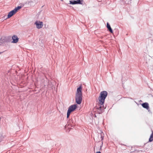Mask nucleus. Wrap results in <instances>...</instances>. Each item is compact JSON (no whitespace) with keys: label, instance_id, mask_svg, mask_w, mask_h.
I'll use <instances>...</instances> for the list:
<instances>
[{"label":"nucleus","instance_id":"7","mask_svg":"<svg viewBox=\"0 0 153 153\" xmlns=\"http://www.w3.org/2000/svg\"><path fill=\"white\" fill-rule=\"evenodd\" d=\"M76 100L77 103L79 104H81L82 100V96H76Z\"/></svg>","mask_w":153,"mask_h":153},{"label":"nucleus","instance_id":"6","mask_svg":"<svg viewBox=\"0 0 153 153\" xmlns=\"http://www.w3.org/2000/svg\"><path fill=\"white\" fill-rule=\"evenodd\" d=\"M82 87L81 86H80L79 87L77 88L76 93V96H82Z\"/></svg>","mask_w":153,"mask_h":153},{"label":"nucleus","instance_id":"10","mask_svg":"<svg viewBox=\"0 0 153 153\" xmlns=\"http://www.w3.org/2000/svg\"><path fill=\"white\" fill-rule=\"evenodd\" d=\"M107 27L110 32L111 33H113V31L110 25L108 23H107Z\"/></svg>","mask_w":153,"mask_h":153},{"label":"nucleus","instance_id":"4","mask_svg":"<svg viewBox=\"0 0 153 153\" xmlns=\"http://www.w3.org/2000/svg\"><path fill=\"white\" fill-rule=\"evenodd\" d=\"M83 0H77V1H69V4H83Z\"/></svg>","mask_w":153,"mask_h":153},{"label":"nucleus","instance_id":"9","mask_svg":"<svg viewBox=\"0 0 153 153\" xmlns=\"http://www.w3.org/2000/svg\"><path fill=\"white\" fill-rule=\"evenodd\" d=\"M142 105L143 107L144 108L148 110L149 109V104L147 102H145L142 104Z\"/></svg>","mask_w":153,"mask_h":153},{"label":"nucleus","instance_id":"14","mask_svg":"<svg viewBox=\"0 0 153 153\" xmlns=\"http://www.w3.org/2000/svg\"><path fill=\"white\" fill-rule=\"evenodd\" d=\"M101 138H102V139H103V138L102 137H101Z\"/></svg>","mask_w":153,"mask_h":153},{"label":"nucleus","instance_id":"5","mask_svg":"<svg viewBox=\"0 0 153 153\" xmlns=\"http://www.w3.org/2000/svg\"><path fill=\"white\" fill-rule=\"evenodd\" d=\"M35 24L38 29L41 28L43 26V22H42L36 21L35 22Z\"/></svg>","mask_w":153,"mask_h":153},{"label":"nucleus","instance_id":"2","mask_svg":"<svg viewBox=\"0 0 153 153\" xmlns=\"http://www.w3.org/2000/svg\"><path fill=\"white\" fill-rule=\"evenodd\" d=\"M77 108V105H74L70 106L68 109L67 113V118H68L70 114L72 111H74Z\"/></svg>","mask_w":153,"mask_h":153},{"label":"nucleus","instance_id":"13","mask_svg":"<svg viewBox=\"0 0 153 153\" xmlns=\"http://www.w3.org/2000/svg\"><path fill=\"white\" fill-rule=\"evenodd\" d=\"M96 153H101V152H97Z\"/></svg>","mask_w":153,"mask_h":153},{"label":"nucleus","instance_id":"1","mask_svg":"<svg viewBox=\"0 0 153 153\" xmlns=\"http://www.w3.org/2000/svg\"><path fill=\"white\" fill-rule=\"evenodd\" d=\"M106 96H99L98 99L99 107L97 108L100 111H102L104 109V104L105 102V100Z\"/></svg>","mask_w":153,"mask_h":153},{"label":"nucleus","instance_id":"3","mask_svg":"<svg viewBox=\"0 0 153 153\" xmlns=\"http://www.w3.org/2000/svg\"><path fill=\"white\" fill-rule=\"evenodd\" d=\"M21 7L20 6H18L15 8L13 10L10 11L8 13L7 17L10 18L14 14H15L18 11V10L21 9Z\"/></svg>","mask_w":153,"mask_h":153},{"label":"nucleus","instance_id":"12","mask_svg":"<svg viewBox=\"0 0 153 153\" xmlns=\"http://www.w3.org/2000/svg\"><path fill=\"white\" fill-rule=\"evenodd\" d=\"M153 140V132L152 131V133L151 134L150 136V138L149 140V142H152Z\"/></svg>","mask_w":153,"mask_h":153},{"label":"nucleus","instance_id":"11","mask_svg":"<svg viewBox=\"0 0 153 153\" xmlns=\"http://www.w3.org/2000/svg\"><path fill=\"white\" fill-rule=\"evenodd\" d=\"M108 94L107 92L106 91H103L101 92L100 93V96H107Z\"/></svg>","mask_w":153,"mask_h":153},{"label":"nucleus","instance_id":"8","mask_svg":"<svg viewBox=\"0 0 153 153\" xmlns=\"http://www.w3.org/2000/svg\"><path fill=\"white\" fill-rule=\"evenodd\" d=\"M13 39L12 42L14 43H17L19 41V38L16 35H14L12 37Z\"/></svg>","mask_w":153,"mask_h":153}]
</instances>
